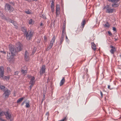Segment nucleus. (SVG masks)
Returning a JSON list of instances; mask_svg holds the SVG:
<instances>
[{"instance_id": "a18cd8bd", "label": "nucleus", "mask_w": 121, "mask_h": 121, "mask_svg": "<svg viewBox=\"0 0 121 121\" xmlns=\"http://www.w3.org/2000/svg\"><path fill=\"white\" fill-rule=\"evenodd\" d=\"M43 25V23H41L40 24V26H42Z\"/></svg>"}, {"instance_id": "393cba45", "label": "nucleus", "mask_w": 121, "mask_h": 121, "mask_svg": "<svg viewBox=\"0 0 121 121\" xmlns=\"http://www.w3.org/2000/svg\"><path fill=\"white\" fill-rule=\"evenodd\" d=\"M116 51L115 48L111 49L110 51V52L112 54H113L114 52Z\"/></svg>"}, {"instance_id": "0eeeda50", "label": "nucleus", "mask_w": 121, "mask_h": 121, "mask_svg": "<svg viewBox=\"0 0 121 121\" xmlns=\"http://www.w3.org/2000/svg\"><path fill=\"white\" fill-rule=\"evenodd\" d=\"M35 82V78L34 77H32L31 78L30 80V84H31L30 86V90L31 89V88L33 86V85L34 84Z\"/></svg>"}, {"instance_id": "7c9ffc66", "label": "nucleus", "mask_w": 121, "mask_h": 121, "mask_svg": "<svg viewBox=\"0 0 121 121\" xmlns=\"http://www.w3.org/2000/svg\"><path fill=\"white\" fill-rule=\"evenodd\" d=\"M4 88L5 87L4 86L0 84V88L1 89H4Z\"/></svg>"}, {"instance_id": "1a4fd4ad", "label": "nucleus", "mask_w": 121, "mask_h": 121, "mask_svg": "<svg viewBox=\"0 0 121 121\" xmlns=\"http://www.w3.org/2000/svg\"><path fill=\"white\" fill-rule=\"evenodd\" d=\"M56 16L57 17L60 13L59 6L58 5H57L56 6Z\"/></svg>"}, {"instance_id": "2f4dec72", "label": "nucleus", "mask_w": 121, "mask_h": 121, "mask_svg": "<svg viewBox=\"0 0 121 121\" xmlns=\"http://www.w3.org/2000/svg\"><path fill=\"white\" fill-rule=\"evenodd\" d=\"M7 71L8 72H9L11 71V70L10 68L9 67L7 68Z\"/></svg>"}, {"instance_id": "b1692460", "label": "nucleus", "mask_w": 121, "mask_h": 121, "mask_svg": "<svg viewBox=\"0 0 121 121\" xmlns=\"http://www.w3.org/2000/svg\"><path fill=\"white\" fill-rule=\"evenodd\" d=\"M85 24V20H83L81 23V26L83 28L84 26V25Z\"/></svg>"}, {"instance_id": "c756f323", "label": "nucleus", "mask_w": 121, "mask_h": 121, "mask_svg": "<svg viewBox=\"0 0 121 121\" xmlns=\"http://www.w3.org/2000/svg\"><path fill=\"white\" fill-rule=\"evenodd\" d=\"M4 113L2 110L0 109V116H2L3 114Z\"/></svg>"}, {"instance_id": "39448f33", "label": "nucleus", "mask_w": 121, "mask_h": 121, "mask_svg": "<svg viewBox=\"0 0 121 121\" xmlns=\"http://www.w3.org/2000/svg\"><path fill=\"white\" fill-rule=\"evenodd\" d=\"M5 9L6 10L9 11H13V8L10 6V5L8 4H6L5 6Z\"/></svg>"}, {"instance_id": "dca6fc26", "label": "nucleus", "mask_w": 121, "mask_h": 121, "mask_svg": "<svg viewBox=\"0 0 121 121\" xmlns=\"http://www.w3.org/2000/svg\"><path fill=\"white\" fill-rule=\"evenodd\" d=\"M35 21L32 19H31L29 21V24L30 25H33Z\"/></svg>"}, {"instance_id": "ddd939ff", "label": "nucleus", "mask_w": 121, "mask_h": 121, "mask_svg": "<svg viewBox=\"0 0 121 121\" xmlns=\"http://www.w3.org/2000/svg\"><path fill=\"white\" fill-rule=\"evenodd\" d=\"M24 67L26 69H24V67H22L21 70V72L24 74H25L27 73V67L26 66H25Z\"/></svg>"}, {"instance_id": "9d476101", "label": "nucleus", "mask_w": 121, "mask_h": 121, "mask_svg": "<svg viewBox=\"0 0 121 121\" xmlns=\"http://www.w3.org/2000/svg\"><path fill=\"white\" fill-rule=\"evenodd\" d=\"M29 53L27 51H26L25 54V59L26 60L28 61L29 60Z\"/></svg>"}, {"instance_id": "58836bf2", "label": "nucleus", "mask_w": 121, "mask_h": 121, "mask_svg": "<svg viewBox=\"0 0 121 121\" xmlns=\"http://www.w3.org/2000/svg\"><path fill=\"white\" fill-rule=\"evenodd\" d=\"M100 94H101V97H103V93H102V92L101 91H100Z\"/></svg>"}, {"instance_id": "7ed1b4c3", "label": "nucleus", "mask_w": 121, "mask_h": 121, "mask_svg": "<svg viewBox=\"0 0 121 121\" xmlns=\"http://www.w3.org/2000/svg\"><path fill=\"white\" fill-rule=\"evenodd\" d=\"M4 114L7 119L8 120H9L10 121H12L13 119V118L10 114L8 112H4Z\"/></svg>"}, {"instance_id": "4c0bfd02", "label": "nucleus", "mask_w": 121, "mask_h": 121, "mask_svg": "<svg viewBox=\"0 0 121 121\" xmlns=\"http://www.w3.org/2000/svg\"><path fill=\"white\" fill-rule=\"evenodd\" d=\"M54 3L53 1H52L51 5H54Z\"/></svg>"}, {"instance_id": "a211bd4d", "label": "nucleus", "mask_w": 121, "mask_h": 121, "mask_svg": "<svg viewBox=\"0 0 121 121\" xmlns=\"http://www.w3.org/2000/svg\"><path fill=\"white\" fill-rule=\"evenodd\" d=\"M11 23H12L13 25L15 27L16 29L18 28V27L17 26V24L14 21L11 20L10 22Z\"/></svg>"}, {"instance_id": "cd10ccee", "label": "nucleus", "mask_w": 121, "mask_h": 121, "mask_svg": "<svg viewBox=\"0 0 121 121\" xmlns=\"http://www.w3.org/2000/svg\"><path fill=\"white\" fill-rule=\"evenodd\" d=\"M51 9L52 11L53 12L54 11V5H51Z\"/></svg>"}, {"instance_id": "f8f14e48", "label": "nucleus", "mask_w": 121, "mask_h": 121, "mask_svg": "<svg viewBox=\"0 0 121 121\" xmlns=\"http://www.w3.org/2000/svg\"><path fill=\"white\" fill-rule=\"evenodd\" d=\"M45 67L44 65L42 66V68L40 71V74L42 75L45 72Z\"/></svg>"}, {"instance_id": "412c9836", "label": "nucleus", "mask_w": 121, "mask_h": 121, "mask_svg": "<svg viewBox=\"0 0 121 121\" xmlns=\"http://www.w3.org/2000/svg\"><path fill=\"white\" fill-rule=\"evenodd\" d=\"M118 2H116L112 4V6L113 7L114 6L116 7L118 6V4H117Z\"/></svg>"}, {"instance_id": "aec40b11", "label": "nucleus", "mask_w": 121, "mask_h": 121, "mask_svg": "<svg viewBox=\"0 0 121 121\" xmlns=\"http://www.w3.org/2000/svg\"><path fill=\"white\" fill-rule=\"evenodd\" d=\"M4 80H8L10 78L9 77L4 76L3 77V78H2Z\"/></svg>"}, {"instance_id": "f257e3e1", "label": "nucleus", "mask_w": 121, "mask_h": 121, "mask_svg": "<svg viewBox=\"0 0 121 121\" xmlns=\"http://www.w3.org/2000/svg\"><path fill=\"white\" fill-rule=\"evenodd\" d=\"M22 44L20 42H19L16 44V47L17 49L14 48V47L11 45H10L9 48L10 52H9L7 54V59L10 62H13L14 60V56L16 52L21 51L22 49Z\"/></svg>"}, {"instance_id": "4be33fe9", "label": "nucleus", "mask_w": 121, "mask_h": 121, "mask_svg": "<svg viewBox=\"0 0 121 121\" xmlns=\"http://www.w3.org/2000/svg\"><path fill=\"white\" fill-rule=\"evenodd\" d=\"M53 44L52 43H50L49 45L48 46L47 50H49L53 46Z\"/></svg>"}, {"instance_id": "c9c22d12", "label": "nucleus", "mask_w": 121, "mask_h": 121, "mask_svg": "<svg viewBox=\"0 0 121 121\" xmlns=\"http://www.w3.org/2000/svg\"><path fill=\"white\" fill-rule=\"evenodd\" d=\"M110 47L112 49H113V48H115L112 45H111L110 46Z\"/></svg>"}, {"instance_id": "f704fd0d", "label": "nucleus", "mask_w": 121, "mask_h": 121, "mask_svg": "<svg viewBox=\"0 0 121 121\" xmlns=\"http://www.w3.org/2000/svg\"><path fill=\"white\" fill-rule=\"evenodd\" d=\"M44 40L45 42H46V37L44 36Z\"/></svg>"}, {"instance_id": "f3484780", "label": "nucleus", "mask_w": 121, "mask_h": 121, "mask_svg": "<svg viewBox=\"0 0 121 121\" xmlns=\"http://www.w3.org/2000/svg\"><path fill=\"white\" fill-rule=\"evenodd\" d=\"M65 79L64 78H63L61 80L60 83V86H61L65 82Z\"/></svg>"}, {"instance_id": "423d86ee", "label": "nucleus", "mask_w": 121, "mask_h": 121, "mask_svg": "<svg viewBox=\"0 0 121 121\" xmlns=\"http://www.w3.org/2000/svg\"><path fill=\"white\" fill-rule=\"evenodd\" d=\"M109 6L108 5H107L104 7V9H107L106 11V13H112L113 11V9L109 8Z\"/></svg>"}, {"instance_id": "4468645a", "label": "nucleus", "mask_w": 121, "mask_h": 121, "mask_svg": "<svg viewBox=\"0 0 121 121\" xmlns=\"http://www.w3.org/2000/svg\"><path fill=\"white\" fill-rule=\"evenodd\" d=\"M91 48L94 51H95L96 49V45L94 43H91Z\"/></svg>"}, {"instance_id": "20e7f679", "label": "nucleus", "mask_w": 121, "mask_h": 121, "mask_svg": "<svg viewBox=\"0 0 121 121\" xmlns=\"http://www.w3.org/2000/svg\"><path fill=\"white\" fill-rule=\"evenodd\" d=\"M10 93V91L9 90H7L4 91V93L3 95V96L5 98H7L9 97Z\"/></svg>"}, {"instance_id": "3c124183", "label": "nucleus", "mask_w": 121, "mask_h": 121, "mask_svg": "<svg viewBox=\"0 0 121 121\" xmlns=\"http://www.w3.org/2000/svg\"><path fill=\"white\" fill-rule=\"evenodd\" d=\"M24 67V69H26L25 68V67H24H24Z\"/></svg>"}, {"instance_id": "c03bdc74", "label": "nucleus", "mask_w": 121, "mask_h": 121, "mask_svg": "<svg viewBox=\"0 0 121 121\" xmlns=\"http://www.w3.org/2000/svg\"><path fill=\"white\" fill-rule=\"evenodd\" d=\"M25 103V101H24V102H23L22 104V105H23V104H24Z\"/></svg>"}, {"instance_id": "bb28decb", "label": "nucleus", "mask_w": 121, "mask_h": 121, "mask_svg": "<svg viewBox=\"0 0 121 121\" xmlns=\"http://www.w3.org/2000/svg\"><path fill=\"white\" fill-rule=\"evenodd\" d=\"M109 1L114 3L116 2H118L119 0H108Z\"/></svg>"}, {"instance_id": "f03ea898", "label": "nucleus", "mask_w": 121, "mask_h": 121, "mask_svg": "<svg viewBox=\"0 0 121 121\" xmlns=\"http://www.w3.org/2000/svg\"><path fill=\"white\" fill-rule=\"evenodd\" d=\"M22 30L25 34H26V38L27 39L29 40L31 39L33 34V32L30 31L29 33H27L25 27H22L21 28Z\"/></svg>"}, {"instance_id": "a878e982", "label": "nucleus", "mask_w": 121, "mask_h": 121, "mask_svg": "<svg viewBox=\"0 0 121 121\" xmlns=\"http://www.w3.org/2000/svg\"><path fill=\"white\" fill-rule=\"evenodd\" d=\"M105 27H108L109 26V25L108 22H107L106 24L104 25Z\"/></svg>"}, {"instance_id": "09e8293b", "label": "nucleus", "mask_w": 121, "mask_h": 121, "mask_svg": "<svg viewBox=\"0 0 121 121\" xmlns=\"http://www.w3.org/2000/svg\"><path fill=\"white\" fill-rule=\"evenodd\" d=\"M48 112H47L46 113V115H48Z\"/></svg>"}, {"instance_id": "6ab92c4d", "label": "nucleus", "mask_w": 121, "mask_h": 121, "mask_svg": "<svg viewBox=\"0 0 121 121\" xmlns=\"http://www.w3.org/2000/svg\"><path fill=\"white\" fill-rule=\"evenodd\" d=\"M30 101H28L26 102L25 106L26 108H28L30 107Z\"/></svg>"}, {"instance_id": "c85d7f7f", "label": "nucleus", "mask_w": 121, "mask_h": 121, "mask_svg": "<svg viewBox=\"0 0 121 121\" xmlns=\"http://www.w3.org/2000/svg\"><path fill=\"white\" fill-rule=\"evenodd\" d=\"M25 12L26 13L28 14H30L31 13V12L29 10H26Z\"/></svg>"}, {"instance_id": "37998d69", "label": "nucleus", "mask_w": 121, "mask_h": 121, "mask_svg": "<svg viewBox=\"0 0 121 121\" xmlns=\"http://www.w3.org/2000/svg\"><path fill=\"white\" fill-rule=\"evenodd\" d=\"M26 1H27L28 2H30L31 1V0H25Z\"/></svg>"}, {"instance_id": "473e14b6", "label": "nucleus", "mask_w": 121, "mask_h": 121, "mask_svg": "<svg viewBox=\"0 0 121 121\" xmlns=\"http://www.w3.org/2000/svg\"><path fill=\"white\" fill-rule=\"evenodd\" d=\"M36 48H34L33 50L32 53H35L36 52Z\"/></svg>"}, {"instance_id": "72a5a7b5", "label": "nucleus", "mask_w": 121, "mask_h": 121, "mask_svg": "<svg viewBox=\"0 0 121 121\" xmlns=\"http://www.w3.org/2000/svg\"><path fill=\"white\" fill-rule=\"evenodd\" d=\"M28 77L30 78H32V77L30 75H28L27 76Z\"/></svg>"}, {"instance_id": "6e6552de", "label": "nucleus", "mask_w": 121, "mask_h": 121, "mask_svg": "<svg viewBox=\"0 0 121 121\" xmlns=\"http://www.w3.org/2000/svg\"><path fill=\"white\" fill-rule=\"evenodd\" d=\"M65 30L64 29H63L62 31V35L60 39V44H61L62 42L64 40V38L65 37Z\"/></svg>"}, {"instance_id": "ea45409f", "label": "nucleus", "mask_w": 121, "mask_h": 121, "mask_svg": "<svg viewBox=\"0 0 121 121\" xmlns=\"http://www.w3.org/2000/svg\"><path fill=\"white\" fill-rule=\"evenodd\" d=\"M113 30V31H116V28L115 27H112Z\"/></svg>"}, {"instance_id": "49530a36", "label": "nucleus", "mask_w": 121, "mask_h": 121, "mask_svg": "<svg viewBox=\"0 0 121 121\" xmlns=\"http://www.w3.org/2000/svg\"><path fill=\"white\" fill-rule=\"evenodd\" d=\"M110 86L109 85H108V88L110 89Z\"/></svg>"}, {"instance_id": "9b49d317", "label": "nucleus", "mask_w": 121, "mask_h": 121, "mask_svg": "<svg viewBox=\"0 0 121 121\" xmlns=\"http://www.w3.org/2000/svg\"><path fill=\"white\" fill-rule=\"evenodd\" d=\"M4 69L3 66H0V77L3 78L4 76Z\"/></svg>"}, {"instance_id": "2eb2a0df", "label": "nucleus", "mask_w": 121, "mask_h": 121, "mask_svg": "<svg viewBox=\"0 0 121 121\" xmlns=\"http://www.w3.org/2000/svg\"><path fill=\"white\" fill-rule=\"evenodd\" d=\"M55 39L56 38L55 36H53L52 39L50 41V43H52L53 45L54 43L55 42Z\"/></svg>"}, {"instance_id": "de8ad7c7", "label": "nucleus", "mask_w": 121, "mask_h": 121, "mask_svg": "<svg viewBox=\"0 0 121 121\" xmlns=\"http://www.w3.org/2000/svg\"><path fill=\"white\" fill-rule=\"evenodd\" d=\"M1 121H5L4 120H3V119H0Z\"/></svg>"}, {"instance_id": "5701e85b", "label": "nucleus", "mask_w": 121, "mask_h": 121, "mask_svg": "<svg viewBox=\"0 0 121 121\" xmlns=\"http://www.w3.org/2000/svg\"><path fill=\"white\" fill-rule=\"evenodd\" d=\"M24 98L22 97L20 98L19 99H18L17 101V103H19V102H21L24 99Z\"/></svg>"}, {"instance_id": "e433bc0d", "label": "nucleus", "mask_w": 121, "mask_h": 121, "mask_svg": "<svg viewBox=\"0 0 121 121\" xmlns=\"http://www.w3.org/2000/svg\"><path fill=\"white\" fill-rule=\"evenodd\" d=\"M108 34L109 35H112V33H111V32L110 31H108Z\"/></svg>"}, {"instance_id": "79ce46f5", "label": "nucleus", "mask_w": 121, "mask_h": 121, "mask_svg": "<svg viewBox=\"0 0 121 121\" xmlns=\"http://www.w3.org/2000/svg\"><path fill=\"white\" fill-rule=\"evenodd\" d=\"M18 73V72L17 71H16L15 72V74H17Z\"/></svg>"}, {"instance_id": "8fccbe9b", "label": "nucleus", "mask_w": 121, "mask_h": 121, "mask_svg": "<svg viewBox=\"0 0 121 121\" xmlns=\"http://www.w3.org/2000/svg\"><path fill=\"white\" fill-rule=\"evenodd\" d=\"M32 0L34 1H37V0Z\"/></svg>"}, {"instance_id": "a19ab883", "label": "nucleus", "mask_w": 121, "mask_h": 121, "mask_svg": "<svg viewBox=\"0 0 121 121\" xmlns=\"http://www.w3.org/2000/svg\"><path fill=\"white\" fill-rule=\"evenodd\" d=\"M65 38H66V40L67 41L68 40H69L68 39L66 35V36H65Z\"/></svg>"}]
</instances>
